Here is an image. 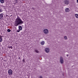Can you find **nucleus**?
I'll use <instances>...</instances> for the list:
<instances>
[{
    "label": "nucleus",
    "mask_w": 78,
    "mask_h": 78,
    "mask_svg": "<svg viewBox=\"0 0 78 78\" xmlns=\"http://www.w3.org/2000/svg\"><path fill=\"white\" fill-rule=\"evenodd\" d=\"M24 22L21 20L20 18L19 17V16H17L15 20V26L17 27L19 25L23 24V23Z\"/></svg>",
    "instance_id": "1"
},
{
    "label": "nucleus",
    "mask_w": 78,
    "mask_h": 78,
    "mask_svg": "<svg viewBox=\"0 0 78 78\" xmlns=\"http://www.w3.org/2000/svg\"><path fill=\"white\" fill-rule=\"evenodd\" d=\"M8 73L9 75H12V71L11 69H9L8 70Z\"/></svg>",
    "instance_id": "2"
},
{
    "label": "nucleus",
    "mask_w": 78,
    "mask_h": 78,
    "mask_svg": "<svg viewBox=\"0 0 78 78\" xmlns=\"http://www.w3.org/2000/svg\"><path fill=\"white\" fill-rule=\"evenodd\" d=\"M44 34H48L49 31H48V29H45L44 30Z\"/></svg>",
    "instance_id": "3"
},
{
    "label": "nucleus",
    "mask_w": 78,
    "mask_h": 78,
    "mask_svg": "<svg viewBox=\"0 0 78 78\" xmlns=\"http://www.w3.org/2000/svg\"><path fill=\"white\" fill-rule=\"evenodd\" d=\"M69 0H65L64 3L66 5H69Z\"/></svg>",
    "instance_id": "4"
},
{
    "label": "nucleus",
    "mask_w": 78,
    "mask_h": 78,
    "mask_svg": "<svg viewBox=\"0 0 78 78\" xmlns=\"http://www.w3.org/2000/svg\"><path fill=\"white\" fill-rule=\"evenodd\" d=\"M60 62L62 64L63 63H64V60L63 59V58H62V57H60Z\"/></svg>",
    "instance_id": "5"
},
{
    "label": "nucleus",
    "mask_w": 78,
    "mask_h": 78,
    "mask_svg": "<svg viewBox=\"0 0 78 78\" xmlns=\"http://www.w3.org/2000/svg\"><path fill=\"white\" fill-rule=\"evenodd\" d=\"M3 18V13L0 14V20H2Z\"/></svg>",
    "instance_id": "6"
},
{
    "label": "nucleus",
    "mask_w": 78,
    "mask_h": 78,
    "mask_svg": "<svg viewBox=\"0 0 78 78\" xmlns=\"http://www.w3.org/2000/svg\"><path fill=\"white\" fill-rule=\"evenodd\" d=\"M45 51L46 53H49L50 51V49L48 48H46L45 49Z\"/></svg>",
    "instance_id": "7"
},
{
    "label": "nucleus",
    "mask_w": 78,
    "mask_h": 78,
    "mask_svg": "<svg viewBox=\"0 0 78 78\" xmlns=\"http://www.w3.org/2000/svg\"><path fill=\"white\" fill-rule=\"evenodd\" d=\"M65 11L66 12H69L70 11V10H69V8H66L65 9Z\"/></svg>",
    "instance_id": "8"
},
{
    "label": "nucleus",
    "mask_w": 78,
    "mask_h": 78,
    "mask_svg": "<svg viewBox=\"0 0 78 78\" xmlns=\"http://www.w3.org/2000/svg\"><path fill=\"white\" fill-rule=\"evenodd\" d=\"M19 30H22V27L21 26H19L18 27Z\"/></svg>",
    "instance_id": "9"
},
{
    "label": "nucleus",
    "mask_w": 78,
    "mask_h": 78,
    "mask_svg": "<svg viewBox=\"0 0 78 78\" xmlns=\"http://www.w3.org/2000/svg\"><path fill=\"white\" fill-rule=\"evenodd\" d=\"M0 2L1 3H5V0H0Z\"/></svg>",
    "instance_id": "10"
},
{
    "label": "nucleus",
    "mask_w": 78,
    "mask_h": 78,
    "mask_svg": "<svg viewBox=\"0 0 78 78\" xmlns=\"http://www.w3.org/2000/svg\"><path fill=\"white\" fill-rule=\"evenodd\" d=\"M75 16L76 18H78V14H76L75 15Z\"/></svg>",
    "instance_id": "11"
},
{
    "label": "nucleus",
    "mask_w": 78,
    "mask_h": 78,
    "mask_svg": "<svg viewBox=\"0 0 78 78\" xmlns=\"http://www.w3.org/2000/svg\"><path fill=\"white\" fill-rule=\"evenodd\" d=\"M35 52L37 53H39V51L37 50H35Z\"/></svg>",
    "instance_id": "12"
},
{
    "label": "nucleus",
    "mask_w": 78,
    "mask_h": 78,
    "mask_svg": "<svg viewBox=\"0 0 78 78\" xmlns=\"http://www.w3.org/2000/svg\"><path fill=\"white\" fill-rule=\"evenodd\" d=\"M1 8H6V7L5 6H3L2 5H1Z\"/></svg>",
    "instance_id": "13"
},
{
    "label": "nucleus",
    "mask_w": 78,
    "mask_h": 78,
    "mask_svg": "<svg viewBox=\"0 0 78 78\" xmlns=\"http://www.w3.org/2000/svg\"><path fill=\"white\" fill-rule=\"evenodd\" d=\"M41 44L42 45H44V44H45V42L44 41H43V42H41Z\"/></svg>",
    "instance_id": "14"
},
{
    "label": "nucleus",
    "mask_w": 78,
    "mask_h": 78,
    "mask_svg": "<svg viewBox=\"0 0 78 78\" xmlns=\"http://www.w3.org/2000/svg\"><path fill=\"white\" fill-rule=\"evenodd\" d=\"M3 12V9L2 8H0V12Z\"/></svg>",
    "instance_id": "15"
},
{
    "label": "nucleus",
    "mask_w": 78,
    "mask_h": 78,
    "mask_svg": "<svg viewBox=\"0 0 78 78\" xmlns=\"http://www.w3.org/2000/svg\"><path fill=\"white\" fill-rule=\"evenodd\" d=\"M3 41V39L2 38H0V42H2Z\"/></svg>",
    "instance_id": "16"
},
{
    "label": "nucleus",
    "mask_w": 78,
    "mask_h": 78,
    "mask_svg": "<svg viewBox=\"0 0 78 78\" xmlns=\"http://www.w3.org/2000/svg\"><path fill=\"white\" fill-rule=\"evenodd\" d=\"M7 31H8V32H9H9H11V30L9 29H8L7 30Z\"/></svg>",
    "instance_id": "17"
},
{
    "label": "nucleus",
    "mask_w": 78,
    "mask_h": 78,
    "mask_svg": "<svg viewBox=\"0 0 78 78\" xmlns=\"http://www.w3.org/2000/svg\"><path fill=\"white\" fill-rule=\"evenodd\" d=\"M23 62H25V58H23Z\"/></svg>",
    "instance_id": "18"
},
{
    "label": "nucleus",
    "mask_w": 78,
    "mask_h": 78,
    "mask_svg": "<svg viewBox=\"0 0 78 78\" xmlns=\"http://www.w3.org/2000/svg\"><path fill=\"white\" fill-rule=\"evenodd\" d=\"M20 31H21L20 30V29L17 30V33H19V32H20Z\"/></svg>",
    "instance_id": "19"
},
{
    "label": "nucleus",
    "mask_w": 78,
    "mask_h": 78,
    "mask_svg": "<svg viewBox=\"0 0 78 78\" xmlns=\"http://www.w3.org/2000/svg\"><path fill=\"white\" fill-rule=\"evenodd\" d=\"M9 48H11V49H12V47L10 46V47H9Z\"/></svg>",
    "instance_id": "20"
},
{
    "label": "nucleus",
    "mask_w": 78,
    "mask_h": 78,
    "mask_svg": "<svg viewBox=\"0 0 78 78\" xmlns=\"http://www.w3.org/2000/svg\"><path fill=\"white\" fill-rule=\"evenodd\" d=\"M64 38L65 39H67V37L66 36H65Z\"/></svg>",
    "instance_id": "21"
},
{
    "label": "nucleus",
    "mask_w": 78,
    "mask_h": 78,
    "mask_svg": "<svg viewBox=\"0 0 78 78\" xmlns=\"http://www.w3.org/2000/svg\"><path fill=\"white\" fill-rule=\"evenodd\" d=\"M2 37L3 36H2V35H0V38H2Z\"/></svg>",
    "instance_id": "22"
},
{
    "label": "nucleus",
    "mask_w": 78,
    "mask_h": 78,
    "mask_svg": "<svg viewBox=\"0 0 78 78\" xmlns=\"http://www.w3.org/2000/svg\"><path fill=\"white\" fill-rule=\"evenodd\" d=\"M42 78V77L41 76H40V78Z\"/></svg>",
    "instance_id": "23"
},
{
    "label": "nucleus",
    "mask_w": 78,
    "mask_h": 78,
    "mask_svg": "<svg viewBox=\"0 0 78 78\" xmlns=\"http://www.w3.org/2000/svg\"><path fill=\"white\" fill-rule=\"evenodd\" d=\"M33 9L34 10V8H33Z\"/></svg>",
    "instance_id": "24"
},
{
    "label": "nucleus",
    "mask_w": 78,
    "mask_h": 78,
    "mask_svg": "<svg viewBox=\"0 0 78 78\" xmlns=\"http://www.w3.org/2000/svg\"><path fill=\"white\" fill-rule=\"evenodd\" d=\"M77 2L78 3V0H77Z\"/></svg>",
    "instance_id": "25"
},
{
    "label": "nucleus",
    "mask_w": 78,
    "mask_h": 78,
    "mask_svg": "<svg viewBox=\"0 0 78 78\" xmlns=\"http://www.w3.org/2000/svg\"><path fill=\"white\" fill-rule=\"evenodd\" d=\"M18 59H20V57H19Z\"/></svg>",
    "instance_id": "26"
},
{
    "label": "nucleus",
    "mask_w": 78,
    "mask_h": 78,
    "mask_svg": "<svg viewBox=\"0 0 78 78\" xmlns=\"http://www.w3.org/2000/svg\"><path fill=\"white\" fill-rule=\"evenodd\" d=\"M66 56H69V55H67Z\"/></svg>",
    "instance_id": "27"
},
{
    "label": "nucleus",
    "mask_w": 78,
    "mask_h": 78,
    "mask_svg": "<svg viewBox=\"0 0 78 78\" xmlns=\"http://www.w3.org/2000/svg\"><path fill=\"white\" fill-rule=\"evenodd\" d=\"M16 1H17V0H16Z\"/></svg>",
    "instance_id": "28"
}]
</instances>
